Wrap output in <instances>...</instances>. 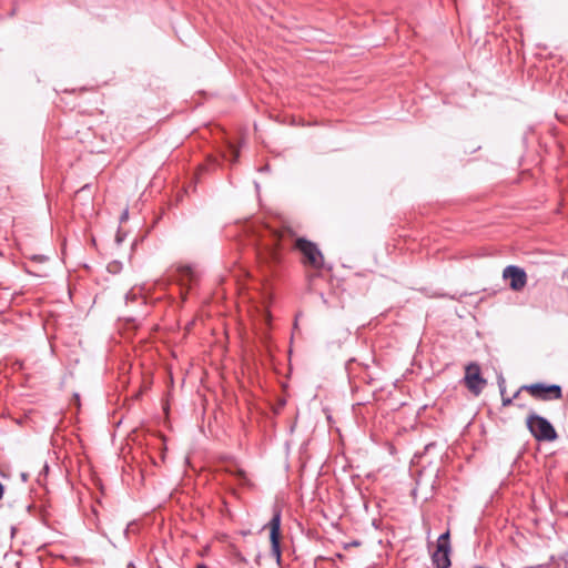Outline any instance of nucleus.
<instances>
[{
  "instance_id": "nucleus-6",
  "label": "nucleus",
  "mask_w": 568,
  "mask_h": 568,
  "mask_svg": "<svg viewBox=\"0 0 568 568\" xmlns=\"http://www.w3.org/2000/svg\"><path fill=\"white\" fill-rule=\"evenodd\" d=\"M503 277L509 281V287L515 291H521L527 283V274L524 268L516 265H508L503 271Z\"/></svg>"
},
{
  "instance_id": "nucleus-3",
  "label": "nucleus",
  "mask_w": 568,
  "mask_h": 568,
  "mask_svg": "<svg viewBox=\"0 0 568 568\" xmlns=\"http://www.w3.org/2000/svg\"><path fill=\"white\" fill-rule=\"evenodd\" d=\"M295 247L303 254L305 263L315 268L322 267L323 255L314 243L305 239H297L295 242Z\"/></svg>"
},
{
  "instance_id": "nucleus-14",
  "label": "nucleus",
  "mask_w": 568,
  "mask_h": 568,
  "mask_svg": "<svg viewBox=\"0 0 568 568\" xmlns=\"http://www.w3.org/2000/svg\"><path fill=\"white\" fill-rule=\"evenodd\" d=\"M123 236H124V235H122L120 232H118V234H116V236H115V242H116L118 244H120V243L123 241Z\"/></svg>"
},
{
  "instance_id": "nucleus-5",
  "label": "nucleus",
  "mask_w": 568,
  "mask_h": 568,
  "mask_svg": "<svg viewBox=\"0 0 568 568\" xmlns=\"http://www.w3.org/2000/svg\"><path fill=\"white\" fill-rule=\"evenodd\" d=\"M523 389H526L530 393L531 396L541 399L555 398L559 399L562 396L561 387L559 385H544L540 383L525 385Z\"/></svg>"
},
{
  "instance_id": "nucleus-1",
  "label": "nucleus",
  "mask_w": 568,
  "mask_h": 568,
  "mask_svg": "<svg viewBox=\"0 0 568 568\" xmlns=\"http://www.w3.org/2000/svg\"><path fill=\"white\" fill-rule=\"evenodd\" d=\"M527 427L531 435L539 442H551L557 438L554 426L545 417L535 413L528 415Z\"/></svg>"
},
{
  "instance_id": "nucleus-17",
  "label": "nucleus",
  "mask_w": 568,
  "mask_h": 568,
  "mask_svg": "<svg viewBox=\"0 0 568 568\" xmlns=\"http://www.w3.org/2000/svg\"><path fill=\"white\" fill-rule=\"evenodd\" d=\"M92 514L94 515V517H95L97 519H99V514H98V509H97V507H92Z\"/></svg>"
},
{
  "instance_id": "nucleus-10",
  "label": "nucleus",
  "mask_w": 568,
  "mask_h": 568,
  "mask_svg": "<svg viewBox=\"0 0 568 568\" xmlns=\"http://www.w3.org/2000/svg\"><path fill=\"white\" fill-rule=\"evenodd\" d=\"M239 156H240V151L236 148H234L233 145H231L230 146V156L227 160L232 163H235L239 160Z\"/></svg>"
},
{
  "instance_id": "nucleus-13",
  "label": "nucleus",
  "mask_w": 568,
  "mask_h": 568,
  "mask_svg": "<svg viewBox=\"0 0 568 568\" xmlns=\"http://www.w3.org/2000/svg\"><path fill=\"white\" fill-rule=\"evenodd\" d=\"M128 217H129V212H128V209H125V210L122 212L121 216H120V222H124V221H126V220H128Z\"/></svg>"
},
{
  "instance_id": "nucleus-15",
  "label": "nucleus",
  "mask_w": 568,
  "mask_h": 568,
  "mask_svg": "<svg viewBox=\"0 0 568 568\" xmlns=\"http://www.w3.org/2000/svg\"><path fill=\"white\" fill-rule=\"evenodd\" d=\"M511 402H513V399H511V398H504V399H503V405H504V406H508V405H510V404H511Z\"/></svg>"
},
{
  "instance_id": "nucleus-7",
  "label": "nucleus",
  "mask_w": 568,
  "mask_h": 568,
  "mask_svg": "<svg viewBox=\"0 0 568 568\" xmlns=\"http://www.w3.org/2000/svg\"><path fill=\"white\" fill-rule=\"evenodd\" d=\"M271 551L277 561L281 560L280 529H281V510H275L268 523Z\"/></svg>"
},
{
  "instance_id": "nucleus-2",
  "label": "nucleus",
  "mask_w": 568,
  "mask_h": 568,
  "mask_svg": "<svg viewBox=\"0 0 568 568\" xmlns=\"http://www.w3.org/2000/svg\"><path fill=\"white\" fill-rule=\"evenodd\" d=\"M449 555V531H446L438 537L436 550L432 555V561L435 568H448L450 566Z\"/></svg>"
},
{
  "instance_id": "nucleus-8",
  "label": "nucleus",
  "mask_w": 568,
  "mask_h": 568,
  "mask_svg": "<svg viewBox=\"0 0 568 568\" xmlns=\"http://www.w3.org/2000/svg\"><path fill=\"white\" fill-rule=\"evenodd\" d=\"M258 258L266 264H277L281 261V253L277 247H265L258 253Z\"/></svg>"
},
{
  "instance_id": "nucleus-18",
  "label": "nucleus",
  "mask_w": 568,
  "mask_h": 568,
  "mask_svg": "<svg viewBox=\"0 0 568 568\" xmlns=\"http://www.w3.org/2000/svg\"><path fill=\"white\" fill-rule=\"evenodd\" d=\"M348 335H349V332H348V331H345V332H344V337L346 338V337H348Z\"/></svg>"
},
{
  "instance_id": "nucleus-4",
  "label": "nucleus",
  "mask_w": 568,
  "mask_h": 568,
  "mask_svg": "<svg viewBox=\"0 0 568 568\" xmlns=\"http://www.w3.org/2000/svg\"><path fill=\"white\" fill-rule=\"evenodd\" d=\"M465 385L474 395H479L486 385L477 363H470L465 368Z\"/></svg>"
},
{
  "instance_id": "nucleus-19",
  "label": "nucleus",
  "mask_w": 568,
  "mask_h": 568,
  "mask_svg": "<svg viewBox=\"0 0 568 568\" xmlns=\"http://www.w3.org/2000/svg\"><path fill=\"white\" fill-rule=\"evenodd\" d=\"M196 568H206L204 565H199Z\"/></svg>"
},
{
  "instance_id": "nucleus-11",
  "label": "nucleus",
  "mask_w": 568,
  "mask_h": 568,
  "mask_svg": "<svg viewBox=\"0 0 568 568\" xmlns=\"http://www.w3.org/2000/svg\"><path fill=\"white\" fill-rule=\"evenodd\" d=\"M241 481H246V473L241 469V468H236L235 471L233 473Z\"/></svg>"
},
{
  "instance_id": "nucleus-9",
  "label": "nucleus",
  "mask_w": 568,
  "mask_h": 568,
  "mask_svg": "<svg viewBox=\"0 0 568 568\" xmlns=\"http://www.w3.org/2000/svg\"><path fill=\"white\" fill-rule=\"evenodd\" d=\"M179 273L182 281H184L185 278H187L189 281H193L194 278V271L189 265L179 267Z\"/></svg>"
},
{
  "instance_id": "nucleus-12",
  "label": "nucleus",
  "mask_w": 568,
  "mask_h": 568,
  "mask_svg": "<svg viewBox=\"0 0 568 568\" xmlns=\"http://www.w3.org/2000/svg\"><path fill=\"white\" fill-rule=\"evenodd\" d=\"M120 270V264L114 261L112 262L111 264L109 263V268H108V272H118Z\"/></svg>"
},
{
  "instance_id": "nucleus-16",
  "label": "nucleus",
  "mask_w": 568,
  "mask_h": 568,
  "mask_svg": "<svg viewBox=\"0 0 568 568\" xmlns=\"http://www.w3.org/2000/svg\"><path fill=\"white\" fill-rule=\"evenodd\" d=\"M3 494H4V487H3V485L0 483V499H2Z\"/></svg>"
}]
</instances>
